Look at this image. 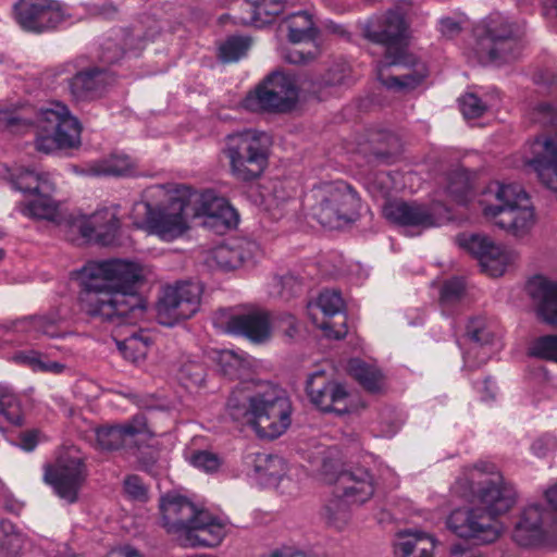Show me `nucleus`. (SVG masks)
<instances>
[{"instance_id":"obj_1","label":"nucleus","mask_w":557,"mask_h":557,"mask_svg":"<svg viewBox=\"0 0 557 557\" xmlns=\"http://www.w3.org/2000/svg\"><path fill=\"white\" fill-rule=\"evenodd\" d=\"M494 469V465L486 462L474 465L466 469L455 486L465 498H475L482 507L454 510L447 518V527L457 536L475 544L498 540L503 527L497 517L506 513L516 502L515 488Z\"/></svg>"},{"instance_id":"obj_2","label":"nucleus","mask_w":557,"mask_h":557,"mask_svg":"<svg viewBox=\"0 0 557 557\" xmlns=\"http://www.w3.org/2000/svg\"><path fill=\"white\" fill-rule=\"evenodd\" d=\"M82 310L102 321L129 322L143 317L146 309L136 284L144 277L139 264L112 259L88 262L79 271Z\"/></svg>"},{"instance_id":"obj_3","label":"nucleus","mask_w":557,"mask_h":557,"mask_svg":"<svg viewBox=\"0 0 557 557\" xmlns=\"http://www.w3.org/2000/svg\"><path fill=\"white\" fill-rule=\"evenodd\" d=\"M362 36L385 48L384 59L376 64V77L387 89L416 88L426 77L423 63L409 54L406 45L407 24L396 11L373 15L361 26Z\"/></svg>"},{"instance_id":"obj_4","label":"nucleus","mask_w":557,"mask_h":557,"mask_svg":"<svg viewBox=\"0 0 557 557\" xmlns=\"http://www.w3.org/2000/svg\"><path fill=\"white\" fill-rule=\"evenodd\" d=\"M227 414L251 424L259 436L274 440L290 425L292 405L285 392L270 382H240L226 403Z\"/></svg>"},{"instance_id":"obj_5","label":"nucleus","mask_w":557,"mask_h":557,"mask_svg":"<svg viewBox=\"0 0 557 557\" xmlns=\"http://www.w3.org/2000/svg\"><path fill=\"white\" fill-rule=\"evenodd\" d=\"M161 524L181 546L219 545L226 534V524L207 510H199L186 497L168 495L160 504Z\"/></svg>"},{"instance_id":"obj_6","label":"nucleus","mask_w":557,"mask_h":557,"mask_svg":"<svg viewBox=\"0 0 557 557\" xmlns=\"http://www.w3.org/2000/svg\"><path fill=\"white\" fill-rule=\"evenodd\" d=\"M189 216L188 203L181 187L168 195L163 186H151L132 209V218L137 227L146 228L168 242L186 231V218Z\"/></svg>"},{"instance_id":"obj_7","label":"nucleus","mask_w":557,"mask_h":557,"mask_svg":"<svg viewBox=\"0 0 557 557\" xmlns=\"http://www.w3.org/2000/svg\"><path fill=\"white\" fill-rule=\"evenodd\" d=\"M271 138L264 132L246 129L224 139L222 153L233 178L251 183L262 177L270 163Z\"/></svg>"},{"instance_id":"obj_8","label":"nucleus","mask_w":557,"mask_h":557,"mask_svg":"<svg viewBox=\"0 0 557 557\" xmlns=\"http://www.w3.org/2000/svg\"><path fill=\"white\" fill-rule=\"evenodd\" d=\"M488 193L494 194L495 205L483 208L485 218L510 235L522 238L536 222L534 207L529 195L518 184L492 183Z\"/></svg>"},{"instance_id":"obj_9","label":"nucleus","mask_w":557,"mask_h":557,"mask_svg":"<svg viewBox=\"0 0 557 557\" xmlns=\"http://www.w3.org/2000/svg\"><path fill=\"white\" fill-rule=\"evenodd\" d=\"M12 184L22 193H29L33 198L17 205V210L34 220L59 222L62 218L60 202L51 197L55 184L51 175L36 169L23 168L14 174Z\"/></svg>"},{"instance_id":"obj_10","label":"nucleus","mask_w":557,"mask_h":557,"mask_svg":"<svg viewBox=\"0 0 557 557\" xmlns=\"http://www.w3.org/2000/svg\"><path fill=\"white\" fill-rule=\"evenodd\" d=\"M37 124L47 133L35 140L38 151L51 153L58 149L75 148L81 145L82 126L69 108L52 101L42 107L37 114Z\"/></svg>"},{"instance_id":"obj_11","label":"nucleus","mask_w":557,"mask_h":557,"mask_svg":"<svg viewBox=\"0 0 557 557\" xmlns=\"http://www.w3.org/2000/svg\"><path fill=\"white\" fill-rule=\"evenodd\" d=\"M313 215L324 226L335 227L355 220L361 200L344 181L323 183L312 190Z\"/></svg>"},{"instance_id":"obj_12","label":"nucleus","mask_w":557,"mask_h":557,"mask_svg":"<svg viewBox=\"0 0 557 557\" xmlns=\"http://www.w3.org/2000/svg\"><path fill=\"white\" fill-rule=\"evenodd\" d=\"M298 98L299 88L295 77L275 71L245 98L244 106L251 111L285 113L296 107Z\"/></svg>"},{"instance_id":"obj_13","label":"nucleus","mask_w":557,"mask_h":557,"mask_svg":"<svg viewBox=\"0 0 557 557\" xmlns=\"http://www.w3.org/2000/svg\"><path fill=\"white\" fill-rule=\"evenodd\" d=\"M181 188L188 203L190 218H205V226L220 234L237 225L238 214L225 198L219 197L213 190L199 193L187 186Z\"/></svg>"},{"instance_id":"obj_14","label":"nucleus","mask_w":557,"mask_h":557,"mask_svg":"<svg viewBox=\"0 0 557 557\" xmlns=\"http://www.w3.org/2000/svg\"><path fill=\"white\" fill-rule=\"evenodd\" d=\"M521 28L502 16L491 17L480 41V50L491 63L500 65L518 58L521 51Z\"/></svg>"},{"instance_id":"obj_15","label":"nucleus","mask_w":557,"mask_h":557,"mask_svg":"<svg viewBox=\"0 0 557 557\" xmlns=\"http://www.w3.org/2000/svg\"><path fill=\"white\" fill-rule=\"evenodd\" d=\"M202 288L198 283L182 282L164 289L157 305V317L163 325L189 319L199 309Z\"/></svg>"},{"instance_id":"obj_16","label":"nucleus","mask_w":557,"mask_h":557,"mask_svg":"<svg viewBox=\"0 0 557 557\" xmlns=\"http://www.w3.org/2000/svg\"><path fill=\"white\" fill-rule=\"evenodd\" d=\"M85 479L86 468L79 457L61 456L53 465L45 466L44 481L69 504L77 502Z\"/></svg>"},{"instance_id":"obj_17","label":"nucleus","mask_w":557,"mask_h":557,"mask_svg":"<svg viewBox=\"0 0 557 557\" xmlns=\"http://www.w3.org/2000/svg\"><path fill=\"white\" fill-rule=\"evenodd\" d=\"M457 242L461 248L479 260L482 271L493 277L503 275L507 267L517 260V253L513 250L495 245L486 236L462 234L457 237Z\"/></svg>"},{"instance_id":"obj_18","label":"nucleus","mask_w":557,"mask_h":557,"mask_svg":"<svg viewBox=\"0 0 557 557\" xmlns=\"http://www.w3.org/2000/svg\"><path fill=\"white\" fill-rule=\"evenodd\" d=\"M17 24L27 32L42 33L64 21L65 12L57 0H18L14 4Z\"/></svg>"},{"instance_id":"obj_19","label":"nucleus","mask_w":557,"mask_h":557,"mask_svg":"<svg viewBox=\"0 0 557 557\" xmlns=\"http://www.w3.org/2000/svg\"><path fill=\"white\" fill-rule=\"evenodd\" d=\"M306 391L310 401L323 412L344 414L350 411L351 396L346 387L336 381L327 380L322 371L310 375Z\"/></svg>"},{"instance_id":"obj_20","label":"nucleus","mask_w":557,"mask_h":557,"mask_svg":"<svg viewBox=\"0 0 557 557\" xmlns=\"http://www.w3.org/2000/svg\"><path fill=\"white\" fill-rule=\"evenodd\" d=\"M149 433L147 419L143 414L133 417L132 420L114 426H103L96 431L97 446L102 450H116L121 448H134L137 446V437Z\"/></svg>"},{"instance_id":"obj_21","label":"nucleus","mask_w":557,"mask_h":557,"mask_svg":"<svg viewBox=\"0 0 557 557\" xmlns=\"http://www.w3.org/2000/svg\"><path fill=\"white\" fill-rule=\"evenodd\" d=\"M225 331L240 335L255 344H263L271 338L272 322L270 313L261 309L233 314L225 324Z\"/></svg>"},{"instance_id":"obj_22","label":"nucleus","mask_w":557,"mask_h":557,"mask_svg":"<svg viewBox=\"0 0 557 557\" xmlns=\"http://www.w3.org/2000/svg\"><path fill=\"white\" fill-rule=\"evenodd\" d=\"M383 214L388 221L399 226L425 230L436 225L431 210L417 202L389 201L384 206Z\"/></svg>"},{"instance_id":"obj_23","label":"nucleus","mask_w":557,"mask_h":557,"mask_svg":"<svg viewBox=\"0 0 557 557\" xmlns=\"http://www.w3.org/2000/svg\"><path fill=\"white\" fill-rule=\"evenodd\" d=\"M525 292L532 299L537 315L545 323L557 326V282L535 275L527 282Z\"/></svg>"},{"instance_id":"obj_24","label":"nucleus","mask_w":557,"mask_h":557,"mask_svg":"<svg viewBox=\"0 0 557 557\" xmlns=\"http://www.w3.org/2000/svg\"><path fill=\"white\" fill-rule=\"evenodd\" d=\"M532 158L528 164L536 172L540 181L557 191V148L552 138L537 137L531 144Z\"/></svg>"},{"instance_id":"obj_25","label":"nucleus","mask_w":557,"mask_h":557,"mask_svg":"<svg viewBox=\"0 0 557 557\" xmlns=\"http://www.w3.org/2000/svg\"><path fill=\"white\" fill-rule=\"evenodd\" d=\"M257 245L247 240H234L215 246L208 252L206 263L212 269L230 271L252 258Z\"/></svg>"},{"instance_id":"obj_26","label":"nucleus","mask_w":557,"mask_h":557,"mask_svg":"<svg viewBox=\"0 0 557 557\" xmlns=\"http://www.w3.org/2000/svg\"><path fill=\"white\" fill-rule=\"evenodd\" d=\"M544 511L540 505H530L523 509L512 534L517 544L530 547L546 542L547 532L543 527Z\"/></svg>"},{"instance_id":"obj_27","label":"nucleus","mask_w":557,"mask_h":557,"mask_svg":"<svg viewBox=\"0 0 557 557\" xmlns=\"http://www.w3.org/2000/svg\"><path fill=\"white\" fill-rule=\"evenodd\" d=\"M147 38L141 32L133 29H120L114 38H109L102 44L101 60L112 64L124 54L138 55L146 47Z\"/></svg>"},{"instance_id":"obj_28","label":"nucleus","mask_w":557,"mask_h":557,"mask_svg":"<svg viewBox=\"0 0 557 557\" xmlns=\"http://www.w3.org/2000/svg\"><path fill=\"white\" fill-rule=\"evenodd\" d=\"M119 227L120 222L115 213L104 208L95 212L85 221L81 225L79 231L83 237L108 246L114 242Z\"/></svg>"},{"instance_id":"obj_29","label":"nucleus","mask_w":557,"mask_h":557,"mask_svg":"<svg viewBox=\"0 0 557 557\" xmlns=\"http://www.w3.org/2000/svg\"><path fill=\"white\" fill-rule=\"evenodd\" d=\"M343 496L347 503L363 504L374 494L372 474L364 468H355L339 475Z\"/></svg>"},{"instance_id":"obj_30","label":"nucleus","mask_w":557,"mask_h":557,"mask_svg":"<svg viewBox=\"0 0 557 557\" xmlns=\"http://www.w3.org/2000/svg\"><path fill=\"white\" fill-rule=\"evenodd\" d=\"M60 322L61 318L58 313L24 317L13 321L9 330L28 338H38L41 335L53 338L62 335Z\"/></svg>"},{"instance_id":"obj_31","label":"nucleus","mask_w":557,"mask_h":557,"mask_svg":"<svg viewBox=\"0 0 557 557\" xmlns=\"http://www.w3.org/2000/svg\"><path fill=\"white\" fill-rule=\"evenodd\" d=\"M104 78L106 73L96 67L78 72L69 81L71 94L78 100L98 97L103 90Z\"/></svg>"},{"instance_id":"obj_32","label":"nucleus","mask_w":557,"mask_h":557,"mask_svg":"<svg viewBox=\"0 0 557 557\" xmlns=\"http://www.w3.org/2000/svg\"><path fill=\"white\" fill-rule=\"evenodd\" d=\"M91 176H128L136 171V163L125 154H111L87 164Z\"/></svg>"},{"instance_id":"obj_33","label":"nucleus","mask_w":557,"mask_h":557,"mask_svg":"<svg viewBox=\"0 0 557 557\" xmlns=\"http://www.w3.org/2000/svg\"><path fill=\"white\" fill-rule=\"evenodd\" d=\"M280 27L286 29L288 40L292 44L310 41L315 35L312 17L305 11L290 14Z\"/></svg>"},{"instance_id":"obj_34","label":"nucleus","mask_w":557,"mask_h":557,"mask_svg":"<svg viewBox=\"0 0 557 557\" xmlns=\"http://www.w3.org/2000/svg\"><path fill=\"white\" fill-rule=\"evenodd\" d=\"M248 5L251 10L249 18H240L243 24H252L257 27H261L269 24L273 18L283 12L285 1L284 0H247Z\"/></svg>"},{"instance_id":"obj_35","label":"nucleus","mask_w":557,"mask_h":557,"mask_svg":"<svg viewBox=\"0 0 557 557\" xmlns=\"http://www.w3.org/2000/svg\"><path fill=\"white\" fill-rule=\"evenodd\" d=\"M123 357L134 363L143 361L151 345L150 338L140 331L116 343Z\"/></svg>"},{"instance_id":"obj_36","label":"nucleus","mask_w":557,"mask_h":557,"mask_svg":"<svg viewBox=\"0 0 557 557\" xmlns=\"http://www.w3.org/2000/svg\"><path fill=\"white\" fill-rule=\"evenodd\" d=\"M447 191L457 203H467L472 195L470 173L463 169L449 173Z\"/></svg>"},{"instance_id":"obj_37","label":"nucleus","mask_w":557,"mask_h":557,"mask_svg":"<svg viewBox=\"0 0 557 557\" xmlns=\"http://www.w3.org/2000/svg\"><path fill=\"white\" fill-rule=\"evenodd\" d=\"M350 372L367 391L376 393L383 388V375L374 368L359 360H352L350 362Z\"/></svg>"},{"instance_id":"obj_38","label":"nucleus","mask_w":557,"mask_h":557,"mask_svg":"<svg viewBox=\"0 0 557 557\" xmlns=\"http://www.w3.org/2000/svg\"><path fill=\"white\" fill-rule=\"evenodd\" d=\"M429 535L413 534L410 532H399L397 534V541L394 544L395 557H411L416 556L414 553H419V548L428 546Z\"/></svg>"},{"instance_id":"obj_39","label":"nucleus","mask_w":557,"mask_h":557,"mask_svg":"<svg viewBox=\"0 0 557 557\" xmlns=\"http://www.w3.org/2000/svg\"><path fill=\"white\" fill-rule=\"evenodd\" d=\"M528 354L542 360L557 362V335L534 338L528 348Z\"/></svg>"},{"instance_id":"obj_40","label":"nucleus","mask_w":557,"mask_h":557,"mask_svg":"<svg viewBox=\"0 0 557 557\" xmlns=\"http://www.w3.org/2000/svg\"><path fill=\"white\" fill-rule=\"evenodd\" d=\"M0 414L11 424L21 425L23 422L18 397L9 389H0Z\"/></svg>"},{"instance_id":"obj_41","label":"nucleus","mask_w":557,"mask_h":557,"mask_svg":"<svg viewBox=\"0 0 557 557\" xmlns=\"http://www.w3.org/2000/svg\"><path fill=\"white\" fill-rule=\"evenodd\" d=\"M315 306L324 317L332 318L343 311L344 300L339 292L326 289L320 293Z\"/></svg>"},{"instance_id":"obj_42","label":"nucleus","mask_w":557,"mask_h":557,"mask_svg":"<svg viewBox=\"0 0 557 557\" xmlns=\"http://www.w3.org/2000/svg\"><path fill=\"white\" fill-rule=\"evenodd\" d=\"M32 125V120L16 109H0V129L23 131Z\"/></svg>"},{"instance_id":"obj_43","label":"nucleus","mask_w":557,"mask_h":557,"mask_svg":"<svg viewBox=\"0 0 557 557\" xmlns=\"http://www.w3.org/2000/svg\"><path fill=\"white\" fill-rule=\"evenodd\" d=\"M249 40L244 37H231L220 47V58L224 62H234L245 55Z\"/></svg>"},{"instance_id":"obj_44","label":"nucleus","mask_w":557,"mask_h":557,"mask_svg":"<svg viewBox=\"0 0 557 557\" xmlns=\"http://www.w3.org/2000/svg\"><path fill=\"white\" fill-rule=\"evenodd\" d=\"M26 536L15 530L8 532L0 541V557H15L24 549Z\"/></svg>"},{"instance_id":"obj_45","label":"nucleus","mask_w":557,"mask_h":557,"mask_svg":"<svg viewBox=\"0 0 557 557\" xmlns=\"http://www.w3.org/2000/svg\"><path fill=\"white\" fill-rule=\"evenodd\" d=\"M219 366L224 375L230 379H239L244 369V360L231 350H223L219 355Z\"/></svg>"},{"instance_id":"obj_46","label":"nucleus","mask_w":557,"mask_h":557,"mask_svg":"<svg viewBox=\"0 0 557 557\" xmlns=\"http://www.w3.org/2000/svg\"><path fill=\"white\" fill-rule=\"evenodd\" d=\"M466 284L460 277L447 280L441 289V302L444 305L458 301L465 293Z\"/></svg>"},{"instance_id":"obj_47","label":"nucleus","mask_w":557,"mask_h":557,"mask_svg":"<svg viewBox=\"0 0 557 557\" xmlns=\"http://www.w3.org/2000/svg\"><path fill=\"white\" fill-rule=\"evenodd\" d=\"M459 103L466 119H478L486 111V104L474 94L465 95Z\"/></svg>"},{"instance_id":"obj_48","label":"nucleus","mask_w":557,"mask_h":557,"mask_svg":"<svg viewBox=\"0 0 557 557\" xmlns=\"http://www.w3.org/2000/svg\"><path fill=\"white\" fill-rule=\"evenodd\" d=\"M125 494L133 500L145 503L148 500V488L138 475H128L123 483Z\"/></svg>"},{"instance_id":"obj_49","label":"nucleus","mask_w":557,"mask_h":557,"mask_svg":"<svg viewBox=\"0 0 557 557\" xmlns=\"http://www.w3.org/2000/svg\"><path fill=\"white\" fill-rule=\"evenodd\" d=\"M190 463L206 472H214L220 467V459L212 453L200 450L191 455Z\"/></svg>"},{"instance_id":"obj_50","label":"nucleus","mask_w":557,"mask_h":557,"mask_svg":"<svg viewBox=\"0 0 557 557\" xmlns=\"http://www.w3.org/2000/svg\"><path fill=\"white\" fill-rule=\"evenodd\" d=\"M350 76V66L345 63H336L331 66L324 77V82L327 85H342L346 84Z\"/></svg>"},{"instance_id":"obj_51","label":"nucleus","mask_w":557,"mask_h":557,"mask_svg":"<svg viewBox=\"0 0 557 557\" xmlns=\"http://www.w3.org/2000/svg\"><path fill=\"white\" fill-rule=\"evenodd\" d=\"M467 336L475 344L484 345L492 341V334L488 332L483 322L479 319H473L467 326Z\"/></svg>"},{"instance_id":"obj_52","label":"nucleus","mask_w":557,"mask_h":557,"mask_svg":"<svg viewBox=\"0 0 557 557\" xmlns=\"http://www.w3.org/2000/svg\"><path fill=\"white\" fill-rule=\"evenodd\" d=\"M557 448V441L550 435H543L535 440L531 446L533 454L537 457H544L549 451Z\"/></svg>"},{"instance_id":"obj_53","label":"nucleus","mask_w":557,"mask_h":557,"mask_svg":"<svg viewBox=\"0 0 557 557\" xmlns=\"http://www.w3.org/2000/svg\"><path fill=\"white\" fill-rule=\"evenodd\" d=\"M274 325L289 338H293L297 333V320L290 313L278 315L274 321Z\"/></svg>"},{"instance_id":"obj_54","label":"nucleus","mask_w":557,"mask_h":557,"mask_svg":"<svg viewBox=\"0 0 557 557\" xmlns=\"http://www.w3.org/2000/svg\"><path fill=\"white\" fill-rule=\"evenodd\" d=\"M346 318L343 319V322L335 326V324L331 323L330 321H323L321 323H318L315 320L313 322L317 324L319 329H321L326 337L334 338V339H342L347 334V326L345 323Z\"/></svg>"},{"instance_id":"obj_55","label":"nucleus","mask_w":557,"mask_h":557,"mask_svg":"<svg viewBox=\"0 0 557 557\" xmlns=\"http://www.w3.org/2000/svg\"><path fill=\"white\" fill-rule=\"evenodd\" d=\"M281 55L286 62L293 64H302L314 58L313 53L305 52L296 48L282 49Z\"/></svg>"},{"instance_id":"obj_56","label":"nucleus","mask_w":557,"mask_h":557,"mask_svg":"<svg viewBox=\"0 0 557 557\" xmlns=\"http://www.w3.org/2000/svg\"><path fill=\"white\" fill-rule=\"evenodd\" d=\"M40 431L39 430H29L23 432L20 436V446L25 451H33L40 441Z\"/></svg>"},{"instance_id":"obj_57","label":"nucleus","mask_w":557,"mask_h":557,"mask_svg":"<svg viewBox=\"0 0 557 557\" xmlns=\"http://www.w3.org/2000/svg\"><path fill=\"white\" fill-rule=\"evenodd\" d=\"M16 359L23 364L28 366L33 371L38 372L42 355L36 350L22 351L17 354Z\"/></svg>"},{"instance_id":"obj_58","label":"nucleus","mask_w":557,"mask_h":557,"mask_svg":"<svg viewBox=\"0 0 557 557\" xmlns=\"http://www.w3.org/2000/svg\"><path fill=\"white\" fill-rule=\"evenodd\" d=\"M65 370V364L42 358L38 372L60 374Z\"/></svg>"},{"instance_id":"obj_59","label":"nucleus","mask_w":557,"mask_h":557,"mask_svg":"<svg viewBox=\"0 0 557 557\" xmlns=\"http://www.w3.org/2000/svg\"><path fill=\"white\" fill-rule=\"evenodd\" d=\"M451 557H485L482 554H475L470 549L465 548L460 544L453 545L450 548Z\"/></svg>"},{"instance_id":"obj_60","label":"nucleus","mask_w":557,"mask_h":557,"mask_svg":"<svg viewBox=\"0 0 557 557\" xmlns=\"http://www.w3.org/2000/svg\"><path fill=\"white\" fill-rule=\"evenodd\" d=\"M545 499L550 508L557 511V483L545 491Z\"/></svg>"},{"instance_id":"obj_61","label":"nucleus","mask_w":557,"mask_h":557,"mask_svg":"<svg viewBox=\"0 0 557 557\" xmlns=\"http://www.w3.org/2000/svg\"><path fill=\"white\" fill-rule=\"evenodd\" d=\"M460 30V26L457 22L451 18H445L441 21V32L443 34H453L458 33Z\"/></svg>"},{"instance_id":"obj_62","label":"nucleus","mask_w":557,"mask_h":557,"mask_svg":"<svg viewBox=\"0 0 557 557\" xmlns=\"http://www.w3.org/2000/svg\"><path fill=\"white\" fill-rule=\"evenodd\" d=\"M119 555L121 557H144L136 548L132 546H124L120 548Z\"/></svg>"},{"instance_id":"obj_63","label":"nucleus","mask_w":557,"mask_h":557,"mask_svg":"<svg viewBox=\"0 0 557 557\" xmlns=\"http://www.w3.org/2000/svg\"><path fill=\"white\" fill-rule=\"evenodd\" d=\"M282 553H283V557H299V556H302V552L295 548V547H292V546H282L280 547Z\"/></svg>"},{"instance_id":"obj_64","label":"nucleus","mask_w":557,"mask_h":557,"mask_svg":"<svg viewBox=\"0 0 557 557\" xmlns=\"http://www.w3.org/2000/svg\"><path fill=\"white\" fill-rule=\"evenodd\" d=\"M267 557H283L281 548L272 550Z\"/></svg>"}]
</instances>
